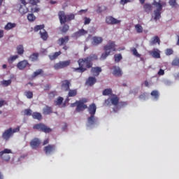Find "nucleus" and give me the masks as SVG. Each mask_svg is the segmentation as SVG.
<instances>
[{"label": "nucleus", "instance_id": "29", "mask_svg": "<svg viewBox=\"0 0 179 179\" xmlns=\"http://www.w3.org/2000/svg\"><path fill=\"white\" fill-rule=\"evenodd\" d=\"M110 102L113 106H118V103H120V98H118L117 96H115L110 98Z\"/></svg>", "mask_w": 179, "mask_h": 179}, {"label": "nucleus", "instance_id": "36", "mask_svg": "<svg viewBox=\"0 0 179 179\" xmlns=\"http://www.w3.org/2000/svg\"><path fill=\"white\" fill-rule=\"evenodd\" d=\"M11 84L12 80H3L1 82V85H2V86H5L6 87L8 86H10Z\"/></svg>", "mask_w": 179, "mask_h": 179}, {"label": "nucleus", "instance_id": "30", "mask_svg": "<svg viewBox=\"0 0 179 179\" xmlns=\"http://www.w3.org/2000/svg\"><path fill=\"white\" fill-rule=\"evenodd\" d=\"M76 37H80L82 36H85V34H87V31L82 29H80L78 31L76 32L75 34Z\"/></svg>", "mask_w": 179, "mask_h": 179}, {"label": "nucleus", "instance_id": "60", "mask_svg": "<svg viewBox=\"0 0 179 179\" xmlns=\"http://www.w3.org/2000/svg\"><path fill=\"white\" fill-rule=\"evenodd\" d=\"M20 2L24 6H26V5H27V3H26V0H20Z\"/></svg>", "mask_w": 179, "mask_h": 179}, {"label": "nucleus", "instance_id": "25", "mask_svg": "<svg viewBox=\"0 0 179 179\" xmlns=\"http://www.w3.org/2000/svg\"><path fill=\"white\" fill-rule=\"evenodd\" d=\"M17 54L18 55H23L24 54V47H23V45H18L17 46Z\"/></svg>", "mask_w": 179, "mask_h": 179}, {"label": "nucleus", "instance_id": "41", "mask_svg": "<svg viewBox=\"0 0 179 179\" xmlns=\"http://www.w3.org/2000/svg\"><path fill=\"white\" fill-rule=\"evenodd\" d=\"M114 59H115V62H120V61H121V59H122V55L121 54H115L114 55Z\"/></svg>", "mask_w": 179, "mask_h": 179}, {"label": "nucleus", "instance_id": "13", "mask_svg": "<svg viewBox=\"0 0 179 179\" xmlns=\"http://www.w3.org/2000/svg\"><path fill=\"white\" fill-rule=\"evenodd\" d=\"M54 150H55V145H48L44 148V152L45 155H51Z\"/></svg>", "mask_w": 179, "mask_h": 179}, {"label": "nucleus", "instance_id": "18", "mask_svg": "<svg viewBox=\"0 0 179 179\" xmlns=\"http://www.w3.org/2000/svg\"><path fill=\"white\" fill-rule=\"evenodd\" d=\"M41 143L40 142V140L38 138H34L31 142H30V145L32 149H37L40 146V144Z\"/></svg>", "mask_w": 179, "mask_h": 179}, {"label": "nucleus", "instance_id": "14", "mask_svg": "<svg viewBox=\"0 0 179 179\" xmlns=\"http://www.w3.org/2000/svg\"><path fill=\"white\" fill-rule=\"evenodd\" d=\"M112 69H113V73L114 76H122V71L119 66H113Z\"/></svg>", "mask_w": 179, "mask_h": 179}, {"label": "nucleus", "instance_id": "48", "mask_svg": "<svg viewBox=\"0 0 179 179\" xmlns=\"http://www.w3.org/2000/svg\"><path fill=\"white\" fill-rule=\"evenodd\" d=\"M151 55L153 58H160V53L157 51H152Z\"/></svg>", "mask_w": 179, "mask_h": 179}, {"label": "nucleus", "instance_id": "42", "mask_svg": "<svg viewBox=\"0 0 179 179\" xmlns=\"http://www.w3.org/2000/svg\"><path fill=\"white\" fill-rule=\"evenodd\" d=\"M172 66H178L179 68V57H176L171 62Z\"/></svg>", "mask_w": 179, "mask_h": 179}, {"label": "nucleus", "instance_id": "57", "mask_svg": "<svg viewBox=\"0 0 179 179\" xmlns=\"http://www.w3.org/2000/svg\"><path fill=\"white\" fill-rule=\"evenodd\" d=\"M158 75L159 76H163V75H164V70L163 69H159V71H158Z\"/></svg>", "mask_w": 179, "mask_h": 179}, {"label": "nucleus", "instance_id": "11", "mask_svg": "<svg viewBox=\"0 0 179 179\" xmlns=\"http://www.w3.org/2000/svg\"><path fill=\"white\" fill-rule=\"evenodd\" d=\"M107 24H120L121 20L114 18L113 16H108L106 18Z\"/></svg>", "mask_w": 179, "mask_h": 179}, {"label": "nucleus", "instance_id": "53", "mask_svg": "<svg viewBox=\"0 0 179 179\" xmlns=\"http://www.w3.org/2000/svg\"><path fill=\"white\" fill-rule=\"evenodd\" d=\"M104 106H111V98H108L105 100Z\"/></svg>", "mask_w": 179, "mask_h": 179}, {"label": "nucleus", "instance_id": "58", "mask_svg": "<svg viewBox=\"0 0 179 179\" xmlns=\"http://www.w3.org/2000/svg\"><path fill=\"white\" fill-rule=\"evenodd\" d=\"M127 102H122V101H120V107H125L126 106H127Z\"/></svg>", "mask_w": 179, "mask_h": 179}, {"label": "nucleus", "instance_id": "6", "mask_svg": "<svg viewBox=\"0 0 179 179\" xmlns=\"http://www.w3.org/2000/svg\"><path fill=\"white\" fill-rule=\"evenodd\" d=\"M116 47L117 45H115V42L109 41L108 44L103 47V51H105V52H109V54H111V52H115V51H117Z\"/></svg>", "mask_w": 179, "mask_h": 179}, {"label": "nucleus", "instance_id": "44", "mask_svg": "<svg viewBox=\"0 0 179 179\" xmlns=\"http://www.w3.org/2000/svg\"><path fill=\"white\" fill-rule=\"evenodd\" d=\"M24 96H26L27 99H33V92L31 91H25Z\"/></svg>", "mask_w": 179, "mask_h": 179}, {"label": "nucleus", "instance_id": "35", "mask_svg": "<svg viewBox=\"0 0 179 179\" xmlns=\"http://www.w3.org/2000/svg\"><path fill=\"white\" fill-rule=\"evenodd\" d=\"M55 106H61L64 103V98L62 96H59L55 101Z\"/></svg>", "mask_w": 179, "mask_h": 179}, {"label": "nucleus", "instance_id": "10", "mask_svg": "<svg viewBox=\"0 0 179 179\" xmlns=\"http://www.w3.org/2000/svg\"><path fill=\"white\" fill-rule=\"evenodd\" d=\"M61 89L64 92H68L71 89V80H64L61 82Z\"/></svg>", "mask_w": 179, "mask_h": 179}, {"label": "nucleus", "instance_id": "5", "mask_svg": "<svg viewBox=\"0 0 179 179\" xmlns=\"http://www.w3.org/2000/svg\"><path fill=\"white\" fill-rule=\"evenodd\" d=\"M85 103H87V99H85L83 102L77 101L75 103L71 104V107H75V104H77L76 111H78V113H80V111H84V110L87 108V105L85 104Z\"/></svg>", "mask_w": 179, "mask_h": 179}, {"label": "nucleus", "instance_id": "4", "mask_svg": "<svg viewBox=\"0 0 179 179\" xmlns=\"http://www.w3.org/2000/svg\"><path fill=\"white\" fill-rule=\"evenodd\" d=\"M20 131V127H17L15 129L10 127L2 133L1 138L3 141L8 142V141H9L10 138L13 137V135H15L16 132H19Z\"/></svg>", "mask_w": 179, "mask_h": 179}, {"label": "nucleus", "instance_id": "38", "mask_svg": "<svg viewBox=\"0 0 179 179\" xmlns=\"http://www.w3.org/2000/svg\"><path fill=\"white\" fill-rule=\"evenodd\" d=\"M169 3L171 8H177L178 6V3H177V0H169Z\"/></svg>", "mask_w": 179, "mask_h": 179}, {"label": "nucleus", "instance_id": "59", "mask_svg": "<svg viewBox=\"0 0 179 179\" xmlns=\"http://www.w3.org/2000/svg\"><path fill=\"white\" fill-rule=\"evenodd\" d=\"M85 20L84 24H89V23H90V18L85 17Z\"/></svg>", "mask_w": 179, "mask_h": 179}, {"label": "nucleus", "instance_id": "45", "mask_svg": "<svg viewBox=\"0 0 179 179\" xmlns=\"http://www.w3.org/2000/svg\"><path fill=\"white\" fill-rule=\"evenodd\" d=\"M27 19L29 22H34L36 20V16H34V14L30 13L28 14Z\"/></svg>", "mask_w": 179, "mask_h": 179}, {"label": "nucleus", "instance_id": "40", "mask_svg": "<svg viewBox=\"0 0 179 179\" xmlns=\"http://www.w3.org/2000/svg\"><path fill=\"white\" fill-rule=\"evenodd\" d=\"M23 115H27V116H30V115H33V110H31V109H24L23 111Z\"/></svg>", "mask_w": 179, "mask_h": 179}, {"label": "nucleus", "instance_id": "63", "mask_svg": "<svg viewBox=\"0 0 179 179\" xmlns=\"http://www.w3.org/2000/svg\"><path fill=\"white\" fill-rule=\"evenodd\" d=\"M5 104V101H0V108Z\"/></svg>", "mask_w": 179, "mask_h": 179}, {"label": "nucleus", "instance_id": "50", "mask_svg": "<svg viewBox=\"0 0 179 179\" xmlns=\"http://www.w3.org/2000/svg\"><path fill=\"white\" fill-rule=\"evenodd\" d=\"M40 10V8L37 7V5H34L31 8V12L32 13H36V12H38Z\"/></svg>", "mask_w": 179, "mask_h": 179}, {"label": "nucleus", "instance_id": "3", "mask_svg": "<svg viewBox=\"0 0 179 179\" xmlns=\"http://www.w3.org/2000/svg\"><path fill=\"white\" fill-rule=\"evenodd\" d=\"M59 22L61 24H64L62 28L61 29V31L62 33H66L68 30H69V25L65 24L68 22H71V20H75V15L74 14H69V15H66L65 12L64 11H59L58 13Z\"/></svg>", "mask_w": 179, "mask_h": 179}, {"label": "nucleus", "instance_id": "32", "mask_svg": "<svg viewBox=\"0 0 179 179\" xmlns=\"http://www.w3.org/2000/svg\"><path fill=\"white\" fill-rule=\"evenodd\" d=\"M40 35L42 40H44L45 41L48 38V34H47V31H45V29L40 31Z\"/></svg>", "mask_w": 179, "mask_h": 179}, {"label": "nucleus", "instance_id": "49", "mask_svg": "<svg viewBox=\"0 0 179 179\" xmlns=\"http://www.w3.org/2000/svg\"><path fill=\"white\" fill-rule=\"evenodd\" d=\"M34 31H38V30H44V24H41V25H36L34 28Z\"/></svg>", "mask_w": 179, "mask_h": 179}, {"label": "nucleus", "instance_id": "55", "mask_svg": "<svg viewBox=\"0 0 179 179\" xmlns=\"http://www.w3.org/2000/svg\"><path fill=\"white\" fill-rule=\"evenodd\" d=\"M29 2L31 3V5L34 6L38 3V0H29Z\"/></svg>", "mask_w": 179, "mask_h": 179}, {"label": "nucleus", "instance_id": "23", "mask_svg": "<svg viewBox=\"0 0 179 179\" xmlns=\"http://www.w3.org/2000/svg\"><path fill=\"white\" fill-rule=\"evenodd\" d=\"M32 118L34 120H38V121H41L43 120V115L38 112H34L32 113Z\"/></svg>", "mask_w": 179, "mask_h": 179}, {"label": "nucleus", "instance_id": "8", "mask_svg": "<svg viewBox=\"0 0 179 179\" xmlns=\"http://www.w3.org/2000/svg\"><path fill=\"white\" fill-rule=\"evenodd\" d=\"M71 65V60H66L63 62H59L54 64L53 68L55 71H58L59 69H64V68H67Z\"/></svg>", "mask_w": 179, "mask_h": 179}, {"label": "nucleus", "instance_id": "56", "mask_svg": "<svg viewBox=\"0 0 179 179\" xmlns=\"http://www.w3.org/2000/svg\"><path fill=\"white\" fill-rule=\"evenodd\" d=\"M140 100H146V94H142L139 96Z\"/></svg>", "mask_w": 179, "mask_h": 179}, {"label": "nucleus", "instance_id": "26", "mask_svg": "<svg viewBox=\"0 0 179 179\" xmlns=\"http://www.w3.org/2000/svg\"><path fill=\"white\" fill-rule=\"evenodd\" d=\"M68 97H75V96L78 95V90L74 89V90H71L69 88V90H68Z\"/></svg>", "mask_w": 179, "mask_h": 179}, {"label": "nucleus", "instance_id": "9", "mask_svg": "<svg viewBox=\"0 0 179 179\" xmlns=\"http://www.w3.org/2000/svg\"><path fill=\"white\" fill-rule=\"evenodd\" d=\"M9 153H12V150L6 148L3 151L0 152V157L4 160V162H9V160H10V156H9Z\"/></svg>", "mask_w": 179, "mask_h": 179}, {"label": "nucleus", "instance_id": "43", "mask_svg": "<svg viewBox=\"0 0 179 179\" xmlns=\"http://www.w3.org/2000/svg\"><path fill=\"white\" fill-rule=\"evenodd\" d=\"M135 29L138 33H143V27L139 24L135 25Z\"/></svg>", "mask_w": 179, "mask_h": 179}, {"label": "nucleus", "instance_id": "33", "mask_svg": "<svg viewBox=\"0 0 179 179\" xmlns=\"http://www.w3.org/2000/svg\"><path fill=\"white\" fill-rule=\"evenodd\" d=\"M150 45H155V44H160V38L159 36H156L154 37L153 40L150 43Z\"/></svg>", "mask_w": 179, "mask_h": 179}, {"label": "nucleus", "instance_id": "27", "mask_svg": "<svg viewBox=\"0 0 179 179\" xmlns=\"http://www.w3.org/2000/svg\"><path fill=\"white\" fill-rule=\"evenodd\" d=\"M62 54L61 52V51H59V52H56L53 54H51L49 55V58L50 59V61H54V59H57V58H58V57H59V55Z\"/></svg>", "mask_w": 179, "mask_h": 179}, {"label": "nucleus", "instance_id": "46", "mask_svg": "<svg viewBox=\"0 0 179 179\" xmlns=\"http://www.w3.org/2000/svg\"><path fill=\"white\" fill-rule=\"evenodd\" d=\"M105 10H107V7L106 6H101L98 7L96 12H99V13H101V12H105Z\"/></svg>", "mask_w": 179, "mask_h": 179}, {"label": "nucleus", "instance_id": "64", "mask_svg": "<svg viewBox=\"0 0 179 179\" xmlns=\"http://www.w3.org/2000/svg\"><path fill=\"white\" fill-rule=\"evenodd\" d=\"M144 85L146 87H148V86H149V82L148 80H145Z\"/></svg>", "mask_w": 179, "mask_h": 179}, {"label": "nucleus", "instance_id": "17", "mask_svg": "<svg viewBox=\"0 0 179 179\" xmlns=\"http://www.w3.org/2000/svg\"><path fill=\"white\" fill-rule=\"evenodd\" d=\"M96 121H97V118L94 115H90V116L87 118L88 124H87V127L94 125Z\"/></svg>", "mask_w": 179, "mask_h": 179}, {"label": "nucleus", "instance_id": "19", "mask_svg": "<svg viewBox=\"0 0 179 179\" xmlns=\"http://www.w3.org/2000/svg\"><path fill=\"white\" fill-rule=\"evenodd\" d=\"M101 43H103V38L100 36H94L92 38V45H99V44H101Z\"/></svg>", "mask_w": 179, "mask_h": 179}, {"label": "nucleus", "instance_id": "20", "mask_svg": "<svg viewBox=\"0 0 179 179\" xmlns=\"http://www.w3.org/2000/svg\"><path fill=\"white\" fill-rule=\"evenodd\" d=\"M43 114L44 115H50V114H52V108L51 106H46L43 108Z\"/></svg>", "mask_w": 179, "mask_h": 179}, {"label": "nucleus", "instance_id": "22", "mask_svg": "<svg viewBox=\"0 0 179 179\" xmlns=\"http://www.w3.org/2000/svg\"><path fill=\"white\" fill-rule=\"evenodd\" d=\"M92 73H94L95 76H99L101 72V67H91Z\"/></svg>", "mask_w": 179, "mask_h": 179}, {"label": "nucleus", "instance_id": "16", "mask_svg": "<svg viewBox=\"0 0 179 179\" xmlns=\"http://www.w3.org/2000/svg\"><path fill=\"white\" fill-rule=\"evenodd\" d=\"M69 41V36H66L64 37H62L57 40V43L59 45H65Z\"/></svg>", "mask_w": 179, "mask_h": 179}, {"label": "nucleus", "instance_id": "39", "mask_svg": "<svg viewBox=\"0 0 179 179\" xmlns=\"http://www.w3.org/2000/svg\"><path fill=\"white\" fill-rule=\"evenodd\" d=\"M113 94V90H111L110 88L105 89L102 92L103 96H110V94Z\"/></svg>", "mask_w": 179, "mask_h": 179}, {"label": "nucleus", "instance_id": "54", "mask_svg": "<svg viewBox=\"0 0 179 179\" xmlns=\"http://www.w3.org/2000/svg\"><path fill=\"white\" fill-rule=\"evenodd\" d=\"M174 51L173 49H166V55H172L173 54Z\"/></svg>", "mask_w": 179, "mask_h": 179}, {"label": "nucleus", "instance_id": "31", "mask_svg": "<svg viewBox=\"0 0 179 179\" xmlns=\"http://www.w3.org/2000/svg\"><path fill=\"white\" fill-rule=\"evenodd\" d=\"M38 53H33L29 56V59H31V62H36V61H38Z\"/></svg>", "mask_w": 179, "mask_h": 179}, {"label": "nucleus", "instance_id": "21", "mask_svg": "<svg viewBox=\"0 0 179 179\" xmlns=\"http://www.w3.org/2000/svg\"><path fill=\"white\" fill-rule=\"evenodd\" d=\"M97 82V80H96V78L94 77H89L86 81V85L88 86H93Z\"/></svg>", "mask_w": 179, "mask_h": 179}, {"label": "nucleus", "instance_id": "1", "mask_svg": "<svg viewBox=\"0 0 179 179\" xmlns=\"http://www.w3.org/2000/svg\"><path fill=\"white\" fill-rule=\"evenodd\" d=\"M166 2H163L162 0H159L158 1L154 0L152 4L146 3L143 5L144 12L146 13H150V12L153 10L152 6L157 8V9L154 10V20L157 22V20L162 17V10H163V7L166 6Z\"/></svg>", "mask_w": 179, "mask_h": 179}, {"label": "nucleus", "instance_id": "47", "mask_svg": "<svg viewBox=\"0 0 179 179\" xmlns=\"http://www.w3.org/2000/svg\"><path fill=\"white\" fill-rule=\"evenodd\" d=\"M17 58H19V55H17L11 56V57H10V58L8 59V62L10 63H12V62H13V61H15V59H17Z\"/></svg>", "mask_w": 179, "mask_h": 179}, {"label": "nucleus", "instance_id": "34", "mask_svg": "<svg viewBox=\"0 0 179 179\" xmlns=\"http://www.w3.org/2000/svg\"><path fill=\"white\" fill-rule=\"evenodd\" d=\"M43 73H44V71L39 69L33 73L32 78H36V76H38V75H43Z\"/></svg>", "mask_w": 179, "mask_h": 179}, {"label": "nucleus", "instance_id": "61", "mask_svg": "<svg viewBox=\"0 0 179 179\" xmlns=\"http://www.w3.org/2000/svg\"><path fill=\"white\" fill-rule=\"evenodd\" d=\"M48 142H50V140L49 139H46L43 141V145H48Z\"/></svg>", "mask_w": 179, "mask_h": 179}, {"label": "nucleus", "instance_id": "52", "mask_svg": "<svg viewBox=\"0 0 179 179\" xmlns=\"http://www.w3.org/2000/svg\"><path fill=\"white\" fill-rule=\"evenodd\" d=\"M110 52H105L103 53H102L101 56V59H106V58H107V57H108V55H110Z\"/></svg>", "mask_w": 179, "mask_h": 179}, {"label": "nucleus", "instance_id": "7", "mask_svg": "<svg viewBox=\"0 0 179 179\" xmlns=\"http://www.w3.org/2000/svg\"><path fill=\"white\" fill-rule=\"evenodd\" d=\"M34 129H38V131H41L42 132H45V134H50L52 130L47 127L43 123H38L33 127Z\"/></svg>", "mask_w": 179, "mask_h": 179}, {"label": "nucleus", "instance_id": "51", "mask_svg": "<svg viewBox=\"0 0 179 179\" xmlns=\"http://www.w3.org/2000/svg\"><path fill=\"white\" fill-rule=\"evenodd\" d=\"M131 52H133V55H135V57L140 58L141 55H139V53H138V50H136V48H134L133 49H131Z\"/></svg>", "mask_w": 179, "mask_h": 179}, {"label": "nucleus", "instance_id": "2", "mask_svg": "<svg viewBox=\"0 0 179 179\" xmlns=\"http://www.w3.org/2000/svg\"><path fill=\"white\" fill-rule=\"evenodd\" d=\"M97 55L94 54H92L85 58L79 59L78 60L79 67L73 68V71L83 73V72H86L87 69H90V68L93 66V61H97Z\"/></svg>", "mask_w": 179, "mask_h": 179}, {"label": "nucleus", "instance_id": "62", "mask_svg": "<svg viewBox=\"0 0 179 179\" xmlns=\"http://www.w3.org/2000/svg\"><path fill=\"white\" fill-rule=\"evenodd\" d=\"M3 37V30H0V38H2Z\"/></svg>", "mask_w": 179, "mask_h": 179}, {"label": "nucleus", "instance_id": "15", "mask_svg": "<svg viewBox=\"0 0 179 179\" xmlns=\"http://www.w3.org/2000/svg\"><path fill=\"white\" fill-rule=\"evenodd\" d=\"M97 107L95 103H92L88 107V112L90 115H95Z\"/></svg>", "mask_w": 179, "mask_h": 179}, {"label": "nucleus", "instance_id": "24", "mask_svg": "<svg viewBox=\"0 0 179 179\" xmlns=\"http://www.w3.org/2000/svg\"><path fill=\"white\" fill-rule=\"evenodd\" d=\"M19 12L21 13V15H24L29 12V8L26 7V6H22L20 5L19 7Z\"/></svg>", "mask_w": 179, "mask_h": 179}, {"label": "nucleus", "instance_id": "37", "mask_svg": "<svg viewBox=\"0 0 179 179\" xmlns=\"http://www.w3.org/2000/svg\"><path fill=\"white\" fill-rule=\"evenodd\" d=\"M150 95L154 97L155 100H159V91L157 90H153L151 93Z\"/></svg>", "mask_w": 179, "mask_h": 179}, {"label": "nucleus", "instance_id": "28", "mask_svg": "<svg viewBox=\"0 0 179 179\" xmlns=\"http://www.w3.org/2000/svg\"><path fill=\"white\" fill-rule=\"evenodd\" d=\"M16 27V23L8 22L4 27V30H12V29H15Z\"/></svg>", "mask_w": 179, "mask_h": 179}, {"label": "nucleus", "instance_id": "12", "mask_svg": "<svg viewBox=\"0 0 179 179\" xmlns=\"http://www.w3.org/2000/svg\"><path fill=\"white\" fill-rule=\"evenodd\" d=\"M26 66H29V67L31 66V64H29V62H27V60H22L18 62L17 64V67L20 71H23V69H24Z\"/></svg>", "mask_w": 179, "mask_h": 179}]
</instances>
